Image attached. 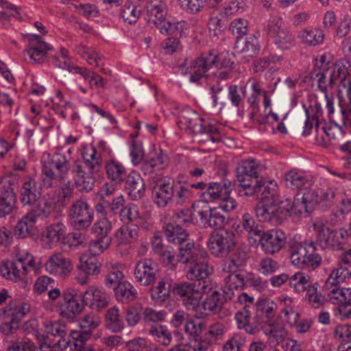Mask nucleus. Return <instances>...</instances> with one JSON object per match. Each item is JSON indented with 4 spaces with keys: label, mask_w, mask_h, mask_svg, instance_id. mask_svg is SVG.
<instances>
[{
    "label": "nucleus",
    "mask_w": 351,
    "mask_h": 351,
    "mask_svg": "<svg viewBox=\"0 0 351 351\" xmlns=\"http://www.w3.org/2000/svg\"><path fill=\"white\" fill-rule=\"evenodd\" d=\"M83 161H75L72 172L77 189L80 192L90 191L95 183V175L101 169V157L97 149L91 146L84 148Z\"/></svg>",
    "instance_id": "1"
},
{
    "label": "nucleus",
    "mask_w": 351,
    "mask_h": 351,
    "mask_svg": "<svg viewBox=\"0 0 351 351\" xmlns=\"http://www.w3.org/2000/svg\"><path fill=\"white\" fill-rule=\"evenodd\" d=\"M71 169L70 157L59 152L49 155L47 160L42 162L40 180L43 185L52 188L64 182Z\"/></svg>",
    "instance_id": "2"
},
{
    "label": "nucleus",
    "mask_w": 351,
    "mask_h": 351,
    "mask_svg": "<svg viewBox=\"0 0 351 351\" xmlns=\"http://www.w3.org/2000/svg\"><path fill=\"white\" fill-rule=\"evenodd\" d=\"M211 291L208 281L181 282L175 284L172 292L182 301L189 311L197 312L200 308V301L204 294Z\"/></svg>",
    "instance_id": "3"
},
{
    "label": "nucleus",
    "mask_w": 351,
    "mask_h": 351,
    "mask_svg": "<svg viewBox=\"0 0 351 351\" xmlns=\"http://www.w3.org/2000/svg\"><path fill=\"white\" fill-rule=\"evenodd\" d=\"M310 78L317 82L318 89L324 93L328 94V91L333 89L337 81L339 80L338 92L340 94L347 88L343 84L346 79L351 78L348 67L343 61L337 62V66L333 69H322V71H311Z\"/></svg>",
    "instance_id": "4"
},
{
    "label": "nucleus",
    "mask_w": 351,
    "mask_h": 351,
    "mask_svg": "<svg viewBox=\"0 0 351 351\" xmlns=\"http://www.w3.org/2000/svg\"><path fill=\"white\" fill-rule=\"evenodd\" d=\"M178 119L180 129L191 130L194 134H206L208 138L213 143L219 141V129L205 121L191 108H184L180 112Z\"/></svg>",
    "instance_id": "5"
},
{
    "label": "nucleus",
    "mask_w": 351,
    "mask_h": 351,
    "mask_svg": "<svg viewBox=\"0 0 351 351\" xmlns=\"http://www.w3.org/2000/svg\"><path fill=\"white\" fill-rule=\"evenodd\" d=\"M315 251L311 240L295 243L291 249V263L299 268L315 269L322 263V257Z\"/></svg>",
    "instance_id": "6"
},
{
    "label": "nucleus",
    "mask_w": 351,
    "mask_h": 351,
    "mask_svg": "<svg viewBox=\"0 0 351 351\" xmlns=\"http://www.w3.org/2000/svg\"><path fill=\"white\" fill-rule=\"evenodd\" d=\"M217 60L218 53L210 49L202 53L194 61L186 59L184 64L179 68L184 75L191 73V82H198L201 78L207 76V72L217 62Z\"/></svg>",
    "instance_id": "7"
},
{
    "label": "nucleus",
    "mask_w": 351,
    "mask_h": 351,
    "mask_svg": "<svg viewBox=\"0 0 351 351\" xmlns=\"http://www.w3.org/2000/svg\"><path fill=\"white\" fill-rule=\"evenodd\" d=\"M254 182L255 184L252 186L244 184L242 189L238 190L239 195L255 197L261 200L260 202L282 204L278 193V185L276 182L266 181L263 178Z\"/></svg>",
    "instance_id": "8"
},
{
    "label": "nucleus",
    "mask_w": 351,
    "mask_h": 351,
    "mask_svg": "<svg viewBox=\"0 0 351 351\" xmlns=\"http://www.w3.org/2000/svg\"><path fill=\"white\" fill-rule=\"evenodd\" d=\"M264 31L274 45L280 50H289L295 46V36L280 18L269 21L264 27Z\"/></svg>",
    "instance_id": "9"
},
{
    "label": "nucleus",
    "mask_w": 351,
    "mask_h": 351,
    "mask_svg": "<svg viewBox=\"0 0 351 351\" xmlns=\"http://www.w3.org/2000/svg\"><path fill=\"white\" fill-rule=\"evenodd\" d=\"M93 210L83 197L75 199L67 211L71 225L77 230H85L90 227L93 221Z\"/></svg>",
    "instance_id": "10"
},
{
    "label": "nucleus",
    "mask_w": 351,
    "mask_h": 351,
    "mask_svg": "<svg viewBox=\"0 0 351 351\" xmlns=\"http://www.w3.org/2000/svg\"><path fill=\"white\" fill-rule=\"evenodd\" d=\"M33 256L26 252L19 255L14 261H7L0 266L2 276L12 281L18 282L24 278L29 267H34Z\"/></svg>",
    "instance_id": "11"
},
{
    "label": "nucleus",
    "mask_w": 351,
    "mask_h": 351,
    "mask_svg": "<svg viewBox=\"0 0 351 351\" xmlns=\"http://www.w3.org/2000/svg\"><path fill=\"white\" fill-rule=\"evenodd\" d=\"M63 302L60 305V314L66 319L73 320L81 313L86 304L84 292L67 289L62 293Z\"/></svg>",
    "instance_id": "12"
},
{
    "label": "nucleus",
    "mask_w": 351,
    "mask_h": 351,
    "mask_svg": "<svg viewBox=\"0 0 351 351\" xmlns=\"http://www.w3.org/2000/svg\"><path fill=\"white\" fill-rule=\"evenodd\" d=\"M281 204L259 202L254 208L256 217L260 221L269 222L274 226L280 223L282 215L289 214L292 206L290 203L286 205L284 210L280 206Z\"/></svg>",
    "instance_id": "13"
},
{
    "label": "nucleus",
    "mask_w": 351,
    "mask_h": 351,
    "mask_svg": "<svg viewBox=\"0 0 351 351\" xmlns=\"http://www.w3.org/2000/svg\"><path fill=\"white\" fill-rule=\"evenodd\" d=\"M345 234L348 232L343 229L337 230L322 226L317 230L316 244L323 250H339L342 249Z\"/></svg>",
    "instance_id": "14"
},
{
    "label": "nucleus",
    "mask_w": 351,
    "mask_h": 351,
    "mask_svg": "<svg viewBox=\"0 0 351 351\" xmlns=\"http://www.w3.org/2000/svg\"><path fill=\"white\" fill-rule=\"evenodd\" d=\"M232 232H212L208 241V247L210 253L216 257L227 256L234 247Z\"/></svg>",
    "instance_id": "15"
},
{
    "label": "nucleus",
    "mask_w": 351,
    "mask_h": 351,
    "mask_svg": "<svg viewBox=\"0 0 351 351\" xmlns=\"http://www.w3.org/2000/svg\"><path fill=\"white\" fill-rule=\"evenodd\" d=\"M133 274L136 281L141 285H152L157 279V265L151 258L141 259L136 262Z\"/></svg>",
    "instance_id": "16"
},
{
    "label": "nucleus",
    "mask_w": 351,
    "mask_h": 351,
    "mask_svg": "<svg viewBox=\"0 0 351 351\" xmlns=\"http://www.w3.org/2000/svg\"><path fill=\"white\" fill-rule=\"evenodd\" d=\"M29 48L25 51L24 58L32 64H39L44 62L46 58L47 52L52 50V47L44 42L38 35H30Z\"/></svg>",
    "instance_id": "17"
},
{
    "label": "nucleus",
    "mask_w": 351,
    "mask_h": 351,
    "mask_svg": "<svg viewBox=\"0 0 351 351\" xmlns=\"http://www.w3.org/2000/svg\"><path fill=\"white\" fill-rule=\"evenodd\" d=\"M259 243L266 254H273L280 250L286 241L285 234L280 230H262L258 235Z\"/></svg>",
    "instance_id": "18"
},
{
    "label": "nucleus",
    "mask_w": 351,
    "mask_h": 351,
    "mask_svg": "<svg viewBox=\"0 0 351 351\" xmlns=\"http://www.w3.org/2000/svg\"><path fill=\"white\" fill-rule=\"evenodd\" d=\"M260 164L254 159L243 160L237 168V177L240 182L239 189H242L244 184L251 185L255 184L254 180L258 179Z\"/></svg>",
    "instance_id": "19"
},
{
    "label": "nucleus",
    "mask_w": 351,
    "mask_h": 351,
    "mask_svg": "<svg viewBox=\"0 0 351 351\" xmlns=\"http://www.w3.org/2000/svg\"><path fill=\"white\" fill-rule=\"evenodd\" d=\"M173 182L165 178H160L154 182L152 187V197L154 202L158 206L164 208L172 202Z\"/></svg>",
    "instance_id": "20"
},
{
    "label": "nucleus",
    "mask_w": 351,
    "mask_h": 351,
    "mask_svg": "<svg viewBox=\"0 0 351 351\" xmlns=\"http://www.w3.org/2000/svg\"><path fill=\"white\" fill-rule=\"evenodd\" d=\"M204 257H208L207 252L204 249L195 246L194 243L189 242V239L179 245L178 262L189 265Z\"/></svg>",
    "instance_id": "21"
},
{
    "label": "nucleus",
    "mask_w": 351,
    "mask_h": 351,
    "mask_svg": "<svg viewBox=\"0 0 351 351\" xmlns=\"http://www.w3.org/2000/svg\"><path fill=\"white\" fill-rule=\"evenodd\" d=\"M19 195L23 206H32L40 198L42 186L34 179L27 177L22 184Z\"/></svg>",
    "instance_id": "22"
},
{
    "label": "nucleus",
    "mask_w": 351,
    "mask_h": 351,
    "mask_svg": "<svg viewBox=\"0 0 351 351\" xmlns=\"http://www.w3.org/2000/svg\"><path fill=\"white\" fill-rule=\"evenodd\" d=\"M233 187L231 181L224 179L220 182H211L206 191L202 193V197L206 202L220 201L230 193Z\"/></svg>",
    "instance_id": "23"
},
{
    "label": "nucleus",
    "mask_w": 351,
    "mask_h": 351,
    "mask_svg": "<svg viewBox=\"0 0 351 351\" xmlns=\"http://www.w3.org/2000/svg\"><path fill=\"white\" fill-rule=\"evenodd\" d=\"M72 268L71 260L60 253L51 255L45 263V269L49 273L60 277L68 275Z\"/></svg>",
    "instance_id": "24"
},
{
    "label": "nucleus",
    "mask_w": 351,
    "mask_h": 351,
    "mask_svg": "<svg viewBox=\"0 0 351 351\" xmlns=\"http://www.w3.org/2000/svg\"><path fill=\"white\" fill-rule=\"evenodd\" d=\"M250 306L245 305L243 309L235 314V319L239 329H243L249 335H256L260 331V322L257 320L258 315L255 317L253 322H250L251 317Z\"/></svg>",
    "instance_id": "25"
},
{
    "label": "nucleus",
    "mask_w": 351,
    "mask_h": 351,
    "mask_svg": "<svg viewBox=\"0 0 351 351\" xmlns=\"http://www.w3.org/2000/svg\"><path fill=\"white\" fill-rule=\"evenodd\" d=\"M208 257H204L197 261L194 263L188 265L189 268L186 271V277L188 279L194 281H208L211 287V291L213 289L212 281L208 278L210 271L208 265Z\"/></svg>",
    "instance_id": "26"
},
{
    "label": "nucleus",
    "mask_w": 351,
    "mask_h": 351,
    "mask_svg": "<svg viewBox=\"0 0 351 351\" xmlns=\"http://www.w3.org/2000/svg\"><path fill=\"white\" fill-rule=\"evenodd\" d=\"M84 294L86 304L93 310L99 311L108 304L109 298L107 294L97 287H88Z\"/></svg>",
    "instance_id": "27"
},
{
    "label": "nucleus",
    "mask_w": 351,
    "mask_h": 351,
    "mask_svg": "<svg viewBox=\"0 0 351 351\" xmlns=\"http://www.w3.org/2000/svg\"><path fill=\"white\" fill-rule=\"evenodd\" d=\"M145 184L143 178L136 172H131L126 178L125 189L128 195L133 200L141 199L145 192Z\"/></svg>",
    "instance_id": "28"
},
{
    "label": "nucleus",
    "mask_w": 351,
    "mask_h": 351,
    "mask_svg": "<svg viewBox=\"0 0 351 351\" xmlns=\"http://www.w3.org/2000/svg\"><path fill=\"white\" fill-rule=\"evenodd\" d=\"M324 292L327 295L328 301L332 304L341 307L351 306V288L335 287Z\"/></svg>",
    "instance_id": "29"
},
{
    "label": "nucleus",
    "mask_w": 351,
    "mask_h": 351,
    "mask_svg": "<svg viewBox=\"0 0 351 351\" xmlns=\"http://www.w3.org/2000/svg\"><path fill=\"white\" fill-rule=\"evenodd\" d=\"M225 285L223 287V298L227 300H232L237 298V293L244 285V277L242 274L228 275L224 278Z\"/></svg>",
    "instance_id": "30"
},
{
    "label": "nucleus",
    "mask_w": 351,
    "mask_h": 351,
    "mask_svg": "<svg viewBox=\"0 0 351 351\" xmlns=\"http://www.w3.org/2000/svg\"><path fill=\"white\" fill-rule=\"evenodd\" d=\"M286 187L291 190H301L309 184V179L306 173L298 169H291L284 175Z\"/></svg>",
    "instance_id": "31"
},
{
    "label": "nucleus",
    "mask_w": 351,
    "mask_h": 351,
    "mask_svg": "<svg viewBox=\"0 0 351 351\" xmlns=\"http://www.w3.org/2000/svg\"><path fill=\"white\" fill-rule=\"evenodd\" d=\"M350 278L351 271L346 266L340 265L330 272L322 287V291L337 287L338 285L346 282Z\"/></svg>",
    "instance_id": "32"
},
{
    "label": "nucleus",
    "mask_w": 351,
    "mask_h": 351,
    "mask_svg": "<svg viewBox=\"0 0 351 351\" xmlns=\"http://www.w3.org/2000/svg\"><path fill=\"white\" fill-rule=\"evenodd\" d=\"M66 228L62 222H56L47 228L43 239L45 247L51 248L64 237Z\"/></svg>",
    "instance_id": "33"
},
{
    "label": "nucleus",
    "mask_w": 351,
    "mask_h": 351,
    "mask_svg": "<svg viewBox=\"0 0 351 351\" xmlns=\"http://www.w3.org/2000/svg\"><path fill=\"white\" fill-rule=\"evenodd\" d=\"M145 9L149 21L154 25L164 19L167 14V8L162 0H150L147 2Z\"/></svg>",
    "instance_id": "34"
},
{
    "label": "nucleus",
    "mask_w": 351,
    "mask_h": 351,
    "mask_svg": "<svg viewBox=\"0 0 351 351\" xmlns=\"http://www.w3.org/2000/svg\"><path fill=\"white\" fill-rule=\"evenodd\" d=\"M223 305V299L221 293L217 291H213L208 295L202 302L204 312H200L198 317H203L210 313H219Z\"/></svg>",
    "instance_id": "35"
},
{
    "label": "nucleus",
    "mask_w": 351,
    "mask_h": 351,
    "mask_svg": "<svg viewBox=\"0 0 351 351\" xmlns=\"http://www.w3.org/2000/svg\"><path fill=\"white\" fill-rule=\"evenodd\" d=\"M155 25L162 34L179 37L182 36L187 26L185 21L171 22L167 20L166 17Z\"/></svg>",
    "instance_id": "36"
},
{
    "label": "nucleus",
    "mask_w": 351,
    "mask_h": 351,
    "mask_svg": "<svg viewBox=\"0 0 351 351\" xmlns=\"http://www.w3.org/2000/svg\"><path fill=\"white\" fill-rule=\"evenodd\" d=\"M106 328L114 333L121 332L124 328V322L121 317L119 309L112 306L108 309L105 315Z\"/></svg>",
    "instance_id": "37"
},
{
    "label": "nucleus",
    "mask_w": 351,
    "mask_h": 351,
    "mask_svg": "<svg viewBox=\"0 0 351 351\" xmlns=\"http://www.w3.org/2000/svg\"><path fill=\"white\" fill-rule=\"evenodd\" d=\"M234 48L239 53H244L249 57H254L259 51L260 47L257 38L254 35H250L244 40L237 39Z\"/></svg>",
    "instance_id": "38"
},
{
    "label": "nucleus",
    "mask_w": 351,
    "mask_h": 351,
    "mask_svg": "<svg viewBox=\"0 0 351 351\" xmlns=\"http://www.w3.org/2000/svg\"><path fill=\"white\" fill-rule=\"evenodd\" d=\"M114 295L119 302L129 303L137 297L134 287L128 281H123L114 288Z\"/></svg>",
    "instance_id": "39"
},
{
    "label": "nucleus",
    "mask_w": 351,
    "mask_h": 351,
    "mask_svg": "<svg viewBox=\"0 0 351 351\" xmlns=\"http://www.w3.org/2000/svg\"><path fill=\"white\" fill-rule=\"evenodd\" d=\"M164 234L167 239L178 245L188 239L189 234L182 227H180L173 223H169L165 226Z\"/></svg>",
    "instance_id": "40"
},
{
    "label": "nucleus",
    "mask_w": 351,
    "mask_h": 351,
    "mask_svg": "<svg viewBox=\"0 0 351 351\" xmlns=\"http://www.w3.org/2000/svg\"><path fill=\"white\" fill-rule=\"evenodd\" d=\"M112 226L111 221L106 217L98 219L91 227V233L95 238L112 241L110 233Z\"/></svg>",
    "instance_id": "41"
},
{
    "label": "nucleus",
    "mask_w": 351,
    "mask_h": 351,
    "mask_svg": "<svg viewBox=\"0 0 351 351\" xmlns=\"http://www.w3.org/2000/svg\"><path fill=\"white\" fill-rule=\"evenodd\" d=\"M71 342L68 339V336H58L56 338H50L47 342H43L40 344L41 351H64L67 348H70Z\"/></svg>",
    "instance_id": "42"
},
{
    "label": "nucleus",
    "mask_w": 351,
    "mask_h": 351,
    "mask_svg": "<svg viewBox=\"0 0 351 351\" xmlns=\"http://www.w3.org/2000/svg\"><path fill=\"white\" fill-rule=\"evenodd\" d=\"M55 209V204L49 199L40 201L35 208L28 212L29 215L36 221L38 219H43L49 217Z\"/></svg>",
    "instance_id": "43"
},
{
    "label": "nucleus",
    "mask_w": 351,
    "mask_h": 351,
    "mask_svg": "<svg viewBox=\"0 0 351 351\" xmlns=\"http://www.w3.org/2000/svg\"><path fill=\"white\" fill-rule=\"evenodd\" d=\"M302 42L309 46H316L323 43L324 36L323 31L319 28L304 29L298 34Z\"/></svg>",
    "instance_id": "44"
},
{
    "label": "nucleus",
    "mask_w": 351,
    "mask_h": 351,
    "mask_svg": "<svg viewBox=\"0 0 351 351\" xmlns=\"http://www.w3.org/2000/svg\"><path fill=\"white\" fill-rule=\"evenodd\" d=\"M16 195L11 190L0 191V217H4L10 214L15 208Z\"/></svg>",
    "instance_id": "45"
},
{
    "label": "nucleus",
    "mask_w": 351,
    "mask_h": 351,
    "mask_svg": "<svg viewBox=\"0 0 351 351\" xmlns=\"http://www.w3.org/2000/svg\"><path fill=\"white\" fill-rule=\"evenodd\" d=\"M147 331L152 339L160 345L167 346L171 342V334L163 325L156 324L155 326H150Z\"/></svg>",
    "instance_id": "46"
},
{
    "label": "nucleus",
    "mask_w": 351,
    "mask_h": 351,
    "mask_svg": "<svg viewBox=\"0 0 351 351\" xmlns=\"http://www.w3.org/2000/svg\"><path fill=\"white\" fill-rule=\"evenodd\" d=\"M138 237V228H130L128 226H121L114 234L116 243L119 247L136 241Z\"/></svg>",
    "instance_id": "47"
},
{
    "label": "nucleus",
    "mask_w": 351,
    "mask_h": 351,
    "mask_svg": "<svg viewBox=\"0 0 351 351\" xmlns=\"http://www.w3.org/2000/svg\"><path fill=\"white\" fill-rule=\"evenodd\" d=\"M36 221L27 213L16 225L14 234L19 238H25L33 234Z\"/></svg>",
    "instance_id": "48"
},
{
    "label": "nucleus",
    "mask_w": 351,
    "mask_h": 351,
    "mask_svg": "<svg viewBox=\"0 0 351 351\" xmlns=\"http://www.w3.org/2000/svg\"><path fill=\"white\" fill-rule=\"evenodd\" d=\"M106 170L108 178L115 183L119 184L127 178L125 167L117 161L108 162L106 165Z\"/></svg>",
    "instance_id": "49"
},
{
    "label": "nucleus",
    "mask_w": 351,
    "mask_h": 351,
    "mask_svg": "<svg viewBox=\"0 0 351 351\" xmlns=\"http://www.w3.org/2000/svg\"><path fill=\"white\" fill-rule=\"evenodd\" d=\"M262 324L260 322V330L262 329L264 334L276 339H283L285 335L284 327L272 319L265 320Z\"/></svg>",
    "instance_id": "50"
},
{
    "label": "nucleus",
    "mask_w": 351,
    "mask_h": 351,
    "mask_svg": "<svg viewBox=\"0 0 351 351\" xmlns=\"http://www.w3.org/2000/svg\"><path fill=\"white\" fill-rule=\"evenodd\" d=\"M171 284L166 278H160L156 286L150 288L151 298L153 300H165L169 296Z\"/></svg>",
    "instance_id": "51"
},
{
    "label": "nucleus",
    "mask_w": 351,
    "mask_h": 351,
    "mask_svg": "<svg viewBox=\"0 0 351 351\" xmlns=\"http://www.w3.org/2000/svg\"><path fill=\"white\" fill-rule=\"evenodd\" d=\"M106 267L108 273L105 279V285L114 291V288L121 282V280L123 278V274L112 263H106Z\"/></svg>",
    "instance_id": "52"
},
{
    "label": "nucleus",
    "mask_w": 351,
    "mask_h": 351,
    "mask_svg": "<svg viewBox=\"0 0 351 351\" xmlns=\"http://www.w3.org/2000/svg\"><path fill=\"white\" fill-rule=\"evenodd\" d=\"M191 197V191L187 186L173 182L172 202L176 205H183L190 202Z\"/></svg>",
    "instance_id": "53"
},
{
    "label": "nucleus",
    "mask_w": 351,
    "mask_h": 351,
    "mask_svg": "<svg viewBox=\"0 0 351 351\" xmlns=\"http://www.w3.org/2000/svg\"><path fill=\"white\" fill-rule=\"evenodd\" d=\"M147 159L157 171L162 170L169 165L168 156L160 149L151 152Z\"/></svg>",
    "instance_id": "54"
},
{
    "label": "nucleus",
    "mask_w": 351,
    "mask_h": 351,
    "mask_svg": "<svg viewBox=\"0 0 351 351\" xmlns=\"http://www.w3.org/2000/svg\"><path fill=\"white\" fill-rule=\"evenodd\" d=\"M74 195V186L70 180L64 182L60 186L58 195L57 203L59 206L66 207Z\"/></svg>",
    "instance_id": "55"
},
{
    "label": "nucleus",
    "mask_w": 351,
    "mask_h": 351,
    "mask_svg": "<svg viewBox=\"0 0 351 351\" xmlns=\"http://www.w3.org/2000/svg\"><path fill=\"white\" fill-rule=\"evenodd\" d=\"M90 339L89 333L83 332L81 330H71L69 335H68V339L71 342V349L88 348V346H86L85 344Z\"/></svg>",
    "instance_id": "56"
},
{
    "label": "nucleus",
    "mask_w": 351,
    "mask_h": 351,
    "mask_svg": "<svg viewBox=\"0 0 351 351\" xmlns=\"http://www.w3.org/2000/svg\"><path fill=\"white\" fill-rule=\"evenodd\" d=\"M290 285L293 287L297 292L307 291L311 287V277L303 272H298L293 275L290 278Z\"/></svg>",
    "instance_id": "57"
},
{
    "label": "nucleus",
    "mask_w": 351,
    "mask_h": 351,
    "mask_svg": "<svg viewBox=\"0 0 351 351\" xmlns=\"http://www.w3.org/2000/svg\"><path fill=\"white\" fill-rule=\"evenodd\" d=\"M101 265L98 259L95 256L88 257L84 261L81 258L79 269L88 275L97 276L101 271Z\"/></svg>",
    "instance_id": "58"
},
{
    "label": "nucleus",
    "mask_w": 351,
    "mask_h": 351,
    "mask_svg": "<svg viewBox=\"0 0 351 351\" xmlns=\"http://www.w3.org/2000/svg\"><path fill=\"white\" fill-rule=\"evenodd\" d=\"M143 320L147 330L150 326L160 324L159 322L165 319L166 313L164 311H156L151 308H146L143 312Z\"/></svg>",
    "instance_id": "59"
},
{
    "label": "nucleus",
    "mask_w": 351,
    "mask_h": 351,
    "mask_svg": "<svg viewBox=\"0 0 351 351\" xmlns=\"http://www.w3.org/2000/svg\"><path fill=\"white\" fill-rule=\"evenodd\" d=\"M174 224L184 228L190 226L193 223V213L189 208H182L177 210L173 215Z\"/></svg>",
    "instance_id": "60"
},
{
    "label": "nucleus",
    "mask_w": 351,
    "mask_h": 351,
    "mask_svg": "<svg viewBox=\"0 0 351 351\" xmlns=\"http://www.w3.org/2000/svg\"><path fill=\"white\" fill-rule=\"evenodd\" d=\"M301 204L306 213H311L315 206L319 204V190L306 191L302 196Z\"/></svg>",
    "instance_id": "61"
},
{
    "label": "nucleus",
    "mask_w": 351,
    "mask_h": 351,
    "mask_svg": "<svg viewBox=\"0 0 351 351\" xmlns=\"http://www.w3.org/2000/svg\"><path fill=\"white\" fill-rule=\"evenodd\" d=\"M316 285L317 284H314L307 289L306 298L313 307L319 308L324 304L326 301L325 295H327L325 294L324 291V295L318 293Z\"/></svg>",
    "instance_id": "62"
},
{
    "label": "nucleus",
    "mask_w": 351,
    "mask_h": 351,
    "mask_svg": "<svg viewBox=\"0 0 351 351\" xmlns=\"http://www.w3.org/2000/svg\"><path fill=\"white\" fill-rule=\"evenodd\" d=\"M229 29L236 36L237 40L241 39L248 31V22L242 18L234 19L231 22Z\"/></svg>",
    "instance_id": "63"
},
{
    "label": "nucleus",
    "mask_w": 351,
    "mask_h": 351,
    "mask_svg": "<svg viewBox=\"0 0 351 351\" xmlns=\"http://www.w3.org/2000/svg\"><path fill=\"white\" fill-rule=\"evenodd\" d=\"M120 219L124 223L134 221L140 218L138 206L134 204H129L121 210Z\"/></svg>",
    "instance_id": "64"
}]
</instances>
